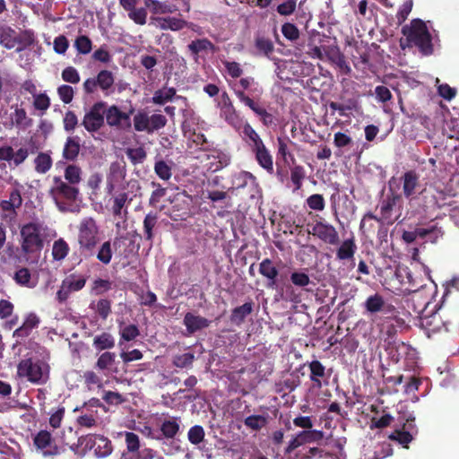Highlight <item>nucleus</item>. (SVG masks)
Here are the masks:
<instances>
[{
    "label": "nucleus",
    "mask_w": 459,
    "mask_h": 459,
    "mask_svg": "<svg viewBox=\"0 0 459 459\" xmlns=\"http://www.w3.org/2000/svg\"><path fill=\"white\" fill-rule=\"evenodd\" d=\"M56 231L40 221H30L21 227V248L25 255L39 253L44 242L54 238Z\"/></svg>",
    "instance_id": "obj_1"
},
{
    "label": "nucleus",
    "mask_w": 459,
    "mask_h": 459,
    "mask_svg": "<svg viewBox=\"0 0 459 459\" xmlns=\"http://www.w3.org/2000/svg\"><path fill=\"white\" fill-rule=\"evenodd\" d=\"M79 188L64 181L60 177H54L49 195L58 210L63 212L77 211L76 202L79 199Z\"/></svg>",
    "instance_id": "obj_2"
},
{
    "label": "nucleus",
    "mask_w": 459,
    "mask_h": 459,
    "mask_svg": "<svg viewBox=\"0 0 459 459\" xmlns=\"http://www.w3.org/2000/svg\"><path fill=\"white\" fill-rule=\"evenodd\" d=\"M102 239V231L92 217L82 219L78 225L77 242L79 250L84 256L95 255L97 246Z\"/></svg>",
    "instance_id": "obj_3"
},
{
    "label": "nucleus",
    "mask_w": 459,
    "mask_h": 459,
    "mask_svg": "<svg viewBox=\"0 0 459 459\" xmlns=\"http://www.w3.org/2000/svg\"><path fill=\"white\" fill-rule=\"evenodd\" d=\"M230 86L238 100L248 108L257 102L264 93L263 87L252 76L230 82Z\"/></svg>",
    "instance_id": "obj_4"
},
{
    "label": "nucleus",
    "mask_w": 459,
    "mask_h": 459,
    "mask_svg": "<svg viewBox=\"0 0 459 459\" xmlns=\"http://www.w3.org/2000/svg\"><path fill=\"white\" fill-rule=\"evenodd\" d=\"M17 372L21 377H25L33 384L42 385L48 379L49 367L41 359L29 358L18 364Z\"/></svg>",
    "instance_id": "obj_5"
},
{
    "label": "nucleus",
    "mask_w": 459,
    "mask_h": 459,
    "mask_svg": "<svg viewBox=\"0 0 459 459\" xmlns=\"http://www.w3.org/2000/svg\"><path fill=\"white\" fill-rule=\"evenodd\" d=\"M403 31L408 40L417 46L423 54L432 53L431 36L426 23L421 20H413L411 26L404 27Z\"/></svg>",
    "instance_id": "obj_6"
},
{
    "label": "nucleus",
    "mask_w": 459,
    "mask_h": 459,
    "mask_svg": "<svg viewBox=\"0 0 459 459\" xmlns=\"http://www.w3.org/2000/svg\"><path fill=\"white\" fill-rule=\"evenodd\" d=\"M402 198L399 195H387L379 204L380 218L370 215L371 218L383 223L392 224L401 216Z\"/></svg>",
    "instance_id": "obj_7"
},
{
    "label": "nucleus",
    "mask_w": 459,
    "mask_h": 459,
    "mask_svg": "<svg viewBox=\"0 0 459 459\" xmlns=\"http://www.w3.org/2000/svg\"><path fill=\"white\" fill-rule=\"evenodd\" d=\"M217 108L220 109V117L228 125L236 130H239L243 125V119L236 110L227 92H222L218 100Z\"/></svg>",
    "instance_id": "obj_8"
},
{
    "label": "nucleus",
    "mask_w": 459,
    "mask_h": 459,
    "mask_svg": "<svg viewBox=\"0 0 459 459\" xmlns=\"http://www.w3.org/2000/svg\"><path fill=\"white\" fill-rule=\"evenodd\" d=\"M106 102L99 101L84 114L82 125L89 133L99 131L104 125Z\"/></svg>",
    "instance_id": "obj_9"
},
{
    "label": "nucleus",
    "mask_w": 459,
    "mask_h": 459,
    "mask_svg": "<svg viewBox=\"0 0 459 459\" xmlns=\"http://www.w3.org/2000/svg\"><path fill=\"white\" fill-rule=\"evenodd\" d=\"M86 284V278L83 275L72 273L67 275L61 282L56 292L57 300L62 303L67 300L72 293L81 290Z\"/></svg>",
    "instance_id": "obj_10"
},
{
    "label": "nucleus",
    "mask_w": 459,
    "mask_h": 459,
    "mask_svg": "<svg viewBox=\"0 0 459 459\" xmlns=\"http://www.w3.org/2000/svg\"><path fill=\"white\" fill-rule=\"evenodd\" d=\"M124 435L127 449V455H125L126 459H152L154 457L152 449H141L140 439L136 434L126 431Z\"/></svg>",
    "instance_id": "obj_11"
},
{
    "label": "nucleus",
    "mask_w": 459,
    "mask_h": 459,
    "mask_svg": "<svg viewBox=\"0 0 459 459\" xmlns=\"http://www.w3.org/2000/svg\"><path fill=\"white\" fill-rule=\"evenodd\" d=\"M33 444L44 456H54L60 454V448L49 431L39 430L33 437Z\"/></svg>",
    "instance_id": "obj_12"
},
{
    "label": "nucleus",
    "mask_w": 459,
    "mask_h": 459,
    "mask_svg": "<svg viewBox=\"0 0 459 459\" xmlns=\"http://www.w3.org/2000/svg\"><path fill=\"white\" fill-rule=\"evenodd\" d=\"M230 155L228 152L220 149H212L204 153V167L211 172H216L230 163Z\"/></svg>",
    "instance_id": "obj_13"
},
{
    "label": "nucleus",
    "mask_w": 459,
    "mask_h": 459,
    "mask_svg": "<svg viewBox=\"0 0 459 459\" xmlns=\"http://www.w3.org/2000/svg\"><path fill=\"white\" fill-rule=\"evenodd\" d=\"M29 149L26 146L16 149L10 145L0 147V160L6 161L11 168L22 165L29 157Z\"/></svg>",
    "instance_id": "obj_14"
},
{
    "label": "nucleus",
    "mask_w": 459,
    "mask_h": 459,
    "mask_svg": "<svg viewBox=\"0 0 459 459\" xmlns=\"http://www.w3.org/2000/svg\"><path fill=\"white\" fill-rule=\"evenodd\" d=\"M126 169L119 162H114L109 167V172L107 176V192L112 195L116 189L124 190L126 188Z\"/></svg>",
    "instance_id": "obj_15"
},
{
    "label": "nucleus",
    "mask_w": 459,
    "mask_h": 459,
    "mask_svg": "<svg viewBox=\"0 0 459 459\" xmlns=\"http://www.w3.org/2000/svg\"><path fill=\"white\" fill-rule=\"evenodd\" d=\"M326 40L327 37H325V35L319 32L314 33L309 38L307 43V56L313 59L325 61L326 56V51L330 47V45L325 44Z\"/></svg>",
    "instance_id": "obj_16"
},
{
    "label": "nucleus",
    "mask_w": 459,
    "mask_h": 459,
    "mask_svg": "<svg viewBox=\"0 0 459 459\" xmlns=\"http://www.w3.org/2000/svg\"><path fill=\"white\" fill-rule=\"evenodd\" d=\"M323 438V432L317 429L302 430L296 434L295 437L289 441L285 448V454H290L296 448L307 444L314 443Z\"/></svg>",
    "instance_id": "obj_17"
},
{
    "label": "nucleus",
    "mask_w": 459,
    "mask_h": 459,
    "mask_svg": "<svg viewBox=\"0 0 459 459\" xmlns=\"http://www.w3.org/2000/svg\"><path fill=\"white\" fill-rule=\"evenodd\" d=\"M104 117L109 126L117 129H125L131 125L129 114L121 111L116 105L110 107L106 106Z\"/></svg>",
    "instance_id": "obj_18"
},
{
    "label": "nucleus",
    "mask_w": 459,
    "mask_h": 459,
    "mask_svg": "<svg viewBox=\"0 0 459 459\" xmlns=\"http://www.w3.org/2000/svg\"><path fill=\"white\" fill-rule=\"evenodd\" d=\"M312 235L318 238L325 243L336 245L339 243V235L335 228L324 221L315 223L309 231Z\"/></svg>",
    "instance_id": "obj_19"
},
{
    "label": "nucleus",
    "mask_w": 459,
    "mask_h": 459,
    "mask_svg": "<svg viewBox=\"0 0 459 459\" xmlns=\"http://www.w3.org/2000/svg\"><path fill=\"white\" fill-rule=\"evenodd\" d=\"M393 454L391 445L386 442L364 446L361 459H384Z\"/></svg>",
    "instance_id": "obj_20"
},
{
    "label": "nucleus",
    "mask_w": 459,
    "mask_h": 459,
    "mask_svg": "<svg viewBox=\"0 0 459 459\" xmlns=\"http://www.w3.org/2000/svg\"><path fill=\"white\" fill-rule=\"evenodd\" d=\"M15 283L27 289H34L39 283V276L33 274L27 267H19L13 276Z\"/></svg>",
    "instance_id": "obj_21"
},
{
    "label": "nucleus",
    "mask_w": 459,
    "mask_h": 459,
    "mask_svg": "<svg viewBox=\"0 0 459 459\" xmlns=\"http://www.w3.org/2000/svg\"><path fill=\"white\" fill-rule=\"evenodd\" d=\"M211 321L201 316L187 312L184 316V325L188 334H193L197 331L207 328Z\"/></svg>",
    "instance_id": "obj_22"
},
{
    "label": "nucleus",
    "mask_w": 459,
    "mask_h": 459,
    "mask_svg": "<svg viewBox=\"0 0 459 459\" xmlns=\"http://www.w3.org/2000/svg\"><path fill=\"white\" fill-rule=\"evenodd\" d=\"M259 273L267 279L266 287L270 289H277L278 269L273 265L272 260L264 259L259 264Z\"/></svg>",
    "instance_id": "obj_23"
},
{
    "label": "nucleus",
    "mask_w": 459,
    "mask_h": 459,
    "mask_svg": "<svg viewBox=\"0 0 459 459\" xmlns=\"http://www.w3.org/2000/svg\"><path fill=\"white\" fill-rule=\"evenodd\" d=\"M91 448L94 451V455L99 458H104L109 455L113 447L110 440L100 435L93 436L91 437Z\"/></svg>",
    "instance_id": "obj_24"
},
{
    "label": "nucleus",
    "mask_w": 459,
    "mask_h": 459,
    "mask_svg": "<svg viewBox=\"0 0 459 459\" xmlns=\"http://www.w3.org/2000/svg\"><path fill=\"white\" fill-rule=\"evenodd\" d=\"M364 307L366 310L370 314H376L378 312H389L393 307L392 306L386 304L384 298L377 293L369 296L366 299Z\"/></svg>",
    "instance_id": "obj_25"
},
{
    "label": "nucleus",
    "mask_w": 459,
    "mask_h": 459,
    "mask_svg": "<svg viewBox=\"0 0 459 459\" xmlns=\"http://www.w3.org/2000/svg\"><path fill=\"white\" fill-rule=\"evenodd\" d=\"M306 1L307 0H278L275 10L281 16H290L299 8L302 15H305L302 6Z\"/></svg>",
    "instance_id": "obj_26"
},
{
    "label": "nucleus",
    "mask_w": 459,
    "mask_h": 459,
    "mask_svg": "<svg viewBox=\"0 0 459 459\" xmlns=\"http://www.w3.org/2000/svg\"><path fill=\"white\" fill-rule=\"evenodd\" d=\"M181 420L178 417H169L165 419L160 424L159 432L161 435V439L173 438L178 433L180 429Z\"/></svg>",
    "instance_id": "obj_27"
},
{
    "label": "nucleus",
    "mask_w": 459,
    "mask_h": 459,
    "mask_svg": "<svg viewBox=\"0 0 459 459\" xmlns=\"http://www.w3.org/2000/svg\"><path fill=\"white\" fill-rule=\"evenodd\" d=\"M408 423L406 425L408 430L402 431V430H395L394 433H392L389 436V438L392 440L397 441L399 444L403 445V446H407V445L412 440V432L415 429V425L412 423L414 421V417L410 416V418L407 420Z\"/></svg>",
    "instance_id": "obj_28"
},
{
    "label": "nucleus",
    "mask_w": 459,
    "mask_h": 459,
    "mask_svg": "<svg viewBox=\"0 0 459 459\" xmlns=\"http://www.w3.org/2000/svg\"><path fill=\"white\" fill-rule=\"evenodd\" d=\"M80 152V138L78 136H69L64 145L63 158L66 160L74 161Z\"/></svg>",
    "instance_id": "obj_29"
},
{
    "label": "nucleus",
    "mask_w": 459,
    "mask_h": 459,
    "mask_svg": "<svg viewBox=\"0 0 459 459\" xmlns=\"http://www.w3.org/2000/svg\"><path fill=\"white\" fill-rule=\"evenodd\" d=\"M243 126V138L248 143L252 151L261 148L264 144L263 140L255 130L250 126L249 123L246 122L242 125Z\"/></svg>",
    "instance_id": "obj_30"
},
{
    "label": "nucleus",
    "mask_w": 459,
    "mask_h": 459,
    "mask_svg": "<svg viewBox=\"0 0 459 459\" xmlns=\"http://www.w3.org/2000/svg\"><path fill=\"white\" fill-rule=\"evenodd\" d=\"M145 6L154 14H167L178 11L175 4L158 0H144Z\"/></svg>",
    "instance_id": "obj_31"
},
{
    "label": "nucleus",
    "mask_w": 459,
    "mask_h": 459,
    "mask_svg": "<svg viewBox=\"0 0 459 459\" xmlns=\"http://www.w3.org/2000/svg\"><path fill=\"white\" fill-rule=\"evenodd\" d=\"M310 380L313 382L314 386L321 388L322 379L325 377V368L318 360H313L309 363Z\"/></svg>",
    "instance_id": "obj_32"
},
{
    "label": "nucleus",
    "mask_w": 459,
    "mask_h": 459,
    "mask_svg": "<svg viewBox=\"0 0 459 459\" xmlns=\"http://www.w3.org/2000/svg\"><path fill=\"white\" fill-rule=\"evenodd\" d=\"M97 83L100 90L108 94L113 91L115 77L112 72L108 70H101L96 76Z\"/></svg>",
    "instance_id": "obj_33"
},
{
    "label": "nucleus",
    "mask_w": 459,
    "mask_h": 459,
    "mask_svg": "<svg viewBox=\"0 0 459 459\" xmlns=\"http://www.w3.org/2000/svg\"><path fill=\"white\" fill-rule=\"evenodd\" d=\"M255 154V159L258 162V164L264 168L268 172H273V157L270 154L269 151L265 147V145H263L261 148H257L253 151Z\"/></svg>",
    "instance_id": "obj_34"
},
{
    "label": "nucleus",
    "mask_w": 459,
    "mask_h": 459,
    "mask_svg": "<svg viewBox=\"0 0 459 459\" xmlns=\"http://www.w3.org/2000/svg\"><path fill=\"white\" fill-rule=\"evenodd\" d=\"M403 194L407 198L411 197L418 186L419 177L414 171H408L403 175Z\"/></svg>",
    "instance_id": "obj_35"
},
{
    "label": "nucleus",
    "mask_w": 459,
    "mask_h": 459,
    "mask_svg": "<svg viewBox=\"0 0 459 459\" xmlns=\"http://www.w3.org/2000/svg\"><path fill=\"white\" fill-rule=\"evenodd\" d=\"M70 247L68 243L62 238L54 241L52 246V257L54 261L61 262L68 255Z\"/></svg>",
    "instance_id": "obj_36"
},
{
    "label": "nucleus",
    "mask_w": 459,
    "mask_h": 459,
    "mask_svg": "<svg viewBox=\"0 0 459 459\" xmlns=\"http://www.w3.org/2000/svg\"><path fill=\"white\" fill-rule=\"evenodd\" d=\"M357 247L351 238L345 239L337 250L336 256L339 260L352 259Z\"/></svg>",
    "instance_id": "obj_37"
},
{
    "label": "nucleus",
    "mask_w": 459,
    "mask_h": 459,
    "mask_svg": "<svg viewBox=\"0 0 459 459\" xmlns=\"http://www.w3.org/2000/svg\"><path fill=\"white\" fill-rule=\"evenodd\" d=\"M0 44L7 49L15 48L18 44V39L15 37V32L9 27H2L0 29Z\"/></svg>",
    "instance_id": "obj_38"
},
{
    "label": "nucleus",
    "mask_w": 459,
    "mask_h": 459,
    "mask_svg": "<svg viewBox=\"0 0 459 459\" xmlns=\"http://www.w3.org/2000/svg\"><path fill=\"white\" fill-rule=\"evenodd\" d=\"M53 160L48 153L40 152L34 159L35 171L39 174H46L52 167Z\"/></svg>",
    "instance_id": "obj_39"
},
{
    "label": "nucleus",
    "mask_w": 459,
    "mask_h": 459,
    "mask_svg": "<svg viewBox=\"0 0 459 459\" xmlns=\"http://www.w3.org/2000/svg\"><path fill=\"white\" fill-rule=\"evenodd\" d=\"M64 177L66 183L76 186L82 181V169L77 165L70 164L65 169Z\"/></svg>",
    "instance_id": "obj_40"
},
{
    "label": "nucleus",
    "mask_w": 459,
    "mask_h": 459,
    "mask_svg": "<svg viewBox=\"0 0 459 459\" xmlns=\"http://www.w3.org/2000/svg\"><path fill=\"white\" fill-rule=\"evenodd\" d=\"M253 306L251 302H247L242 306L237 307L233 309L230 319L233 323L239 325L244 319L251 314Z\"/></svg>",
    "instance_id": "obj_41"
},
{
    "label": "nucleus",
    "mask_w": 459,
    "mask_h": 459,
    "mask_svg": "<svg viewBox=\"0 0 459 459\" xmlns=\"http://www.w3.org/2000/svg\"><path fill=\"white\" fill-rule=\"evenodd\" d=\"M205 432L202 426L195 425L191 427L187 432L188 441L198 448L204 441Z\"/></svg>",
    "instance_id": "obj_42"
},
{
    "label": "nucleus",
    "mask_w": 459,
    "mask_h": 459,
    "mask_svg": "<svg viewBox=\"0 0 459 459\" xmlns=\"http://www.w3.org/2000/svg\"><path fill=\"white\" fill-rule=\"evenodd\" d=\"M155 174L163 181H169L172 177V162L168 163L162 160L154 164Z\"/></svg>",
    "instance_id": "obj_43"
},
{
    "label": "nucleus",
    "mask_w": 459,
    "mask_h": 459,
    "mask_svg": "<svg viewBox=\"0 0 459 459\" xmlns=\"http://www.w3.org/2000/svg\"><path fill=\"white\" fill-rule=\"evenodd\" d=\"M119 334L121 340L119 345H122V341L130 342L139 336L140 331L135 325H126L119 326Z\"/></svg>",
    "instance_id": "obj_44"
},
{
    "label": "nucleus",
    "mask_w": 459,
    "mask_h": 459,
    "mask_svg": "<svg viewBox=\"0 0 459 459\" xmlns=\"http://www.w3.org/2000/svg\"><path fill=\"white\" fill-rule=\"evenodd\" d=\"M115 345V340L113 336L108 333H103L97 335L93 339V346L97 350L111 349Z\"/></svg>",
    "instance_id": "obj_45"
},
{
    "label": "nucleus",
    "mask_w": 459,
    "mask_h": 459,
    "mask_svg": "<svg viewBox=\"0 0 459 459\" xmlns=\"http://www.w3.org/2000/svg\"><path fill=\"white\" fill-rule=\"evenodd\" d=\"M267 423V417L264 415H250L244 420L247 428L256 431L265 427Z\"/></svg>",
    "instance_id": "obj_46"
},
{
    "label": "nucleus",
    "mask_w": 459,
    "mask_h": 459,
    "mask_svg": "<svg viewBox=\"0 0 459 459\" xmlns=\"http://www.w3.org/2000/svg\"><path fill=\"white\" fill-rule=\"evenodd\" d=\"M188 49L192 55L196 56L203 51L212 50L213 44L207 39H195L188 45Z\"/></svg>",
    "instance_id": "obj_47"
},
{
    "label": "nucleus",
    "mask_w": 459,
    "mask_h": 459,
    "mask_svg": "<svg viewBox=\"0 0 459 459\" xmlns=\"http://www.w3.org/2000/svg\"><path fill=\"white\" fill-rule=\"evenodd\" d=\"M176 94V91L173 88H163L158 90L154 92L152 97V101L155 104L163 105L168 101H170L174 95Z\"/></svg>",
    "instance_id": "obj_48"
},
{
    "label": "nucleus",
    "mask_w": 459,
    "mask_h": 459,
    "mask_svg": "<svg viewBox=\"0 0 459 459\" xmlns=\"http://www.w3.org/2000/svg\"><path fill=\"white\" fill-rule=\"evenodd\" d=\"M134 126L137 132H147L150 134L149 116L144 111H139L134 117Z\"/></svg>",
    "instance_id": "obj_49"
},
{
    "label": "nucleus",
    "mask_w": 459,
    "mask_h": 459,
    "mask_svg": "<svg viewBox=\"0 0 459 459\" xmlns=\"http://www.w3.org/2000/svg\"><path fill=\"white\" fill-rule=\"evenodd\" d=\"M441 323V318L437 313H432L430 316L426 315L420 316V325L426 329L436 332L439 330V324Z\"/></svg>",
    "instance_id": "obj_50"
},
{
    "label": "nucleus",
    "mask_w": 459,
    "mask_h": 459,
    "mask_svg": "<svg viewBox=\"0 0 459 459\" xmlns=\"http://www.w3.org/2000/svg\"><path fill=\"white\" fill-rule=\"evenodd\" d=\"M97 259L101 262L104 264H108L110 263L113 255L112 248H111V242L105 241L101 244L100 247L98 252L96 253Z\"/></svg>",
    "instance_id": "obj_51"
},
{
    "label": "nucleus",
    "mask_w": 459,
    "mask_h": 459,
    "mask_svg": "<svg viewBox=\"0 0 459 459\" xmlns=\"http://www.w3.org/2000/svg\"><path fill=\"white\" fill-rule=\"evenodd\" d=\"M76 51L81 55L90 54L92 49V42L89 37L81 35L76 38L74 44Z\"/></svg>",
    "instance_id": "obj_52"
},
{
    "label": "nucleus",
    "mask_w": 459,
    "mask_h": 459,
    "mask_svg": "<svg viewBox=\"0 0 459 459\" xmlns=\"http://www.w3.org/2000/svg\"><path fill=\"white\" fill-rule=\"evenodd\" d=\"M132 197H129L126 192L116 195L113 198L112 212L115 215H120L122 209L125 207L127 202L132 201Z\"/></svg>",
    "instance_id": "obj_53"
},
{
    "label": "nucleus",
    "mask_w": 459,
    "mask_h": 459,
    "mask_svg": "<svg viewBox=\"0 0 459 459\" xmlns=\"http://www.w3.org/2000/svg\"><path fill=\"white\" fill-rule=\"evenodd\" d=\"M222 65H224L225 72L228 76L231 77L232 79H240L244 71L239 63L225 60L222 61Z\"/></svg>",
    "instance_id": "obj_54"
},
{
    "label": "nucleus",
    "mask_w": 459,
    "mask_h": 459,
    "mask_svg": "<svg viewBox=\"0 0 459 459\" xmlns=\"http://www.w3.org/2000/svg\"><path fill=\"white\" fill-rule=\"evenodd\" d=\"M158 216L156 213L150 212L146 214L144 220H143V230L145 238L149 241L152 240L153 234L152 230L157 224Z\"/></svg>",
    "instance_id": "obj_55"
},
{
    "label": "nucleus",
    "mask_w": 459,
    "mask_h": 459,
    "mask_svg": "<svg viewBox=\"0 0 459 459\" xmlns=\"http://www.w3.org/2000/svg\"><path fill=\"white\" fill-rule=\"evenodd\" d=\"M12 119L16 126L26 128L30 125V119L27 117L25 109L16 108Z\"/></svg>",
    "instance_id": "obj_56"
},
{
    "label": "nucleus",
    "mask_w": 459,
    "mask_h": 459,
    "mask_svg": "<svg viewBox=\"0 0 459 459\" xmlns=\"http://www.w3.org/2000/svg\"><path fill=\"white\" fill-rule=\"evenodd\" d=\"M65 407L59 406L56 410L49 412L48 423L53 429H58L61 427V423L65 417Z\"/></svg>",
    "instance_id": "obj_57"
},
{
    "label": "nucleus",
    "mask_w": 459,
    "mask_h": 459,
    "mask_svg": "<svg viewBox=\"0 0 459 459\" xmlns=\"http://www.w3.org/2000/svg\"><path fill=\"white\" fill-rule=\"evenodd\" d=\"M249 108L260 117L262 123L265 126L271 125L273 123V116L267 110L259 104V102H255L253 106L249 107Z\"/></svg>",
    "instance_id": "obj_58"
},
{
    "label": "nucleus",
    "mask_w": 459,
    "mask_h": 459,
    "mask_svg": "<svg viewBox=\"0 0 459 459\" xmlns=\"http://www.w3.org/2000/svg\"><path fill=\"white\" fill-rule=\"evenodd\" d=\"M91 307L93 308L102 319H106L111 312V303L106 299H100L96 304L92 303Z\"/></svg>",
    "instance_id": "obj_59"
},
{
    "label": "nucleus",
    "mask_w": 459,
    "mask_h": 459,
    "mask_svg": "<svg viewBox=\"0 0 459 459\" xmlns=\"http://www.w3.org/2000/svg\"><path fill=\"white\" fill-rule=\"evenodd\" d=\"M281 30L284 38L290 41H295L299 38V29L291 22L282 24Z\"/></svg>",
    "instance_id": "obj_60"
},
{
    "label": "nucleus",
    "mask_w": 459,
    "mask_h": 459,
    "mask_svg": "<svg viewBox=\"0 0 459 459\" xmlns=\"http://www.w3.org/2000/svg\"><path fill=\"white\" fill-rule=\"evenodd\" d=\"M305 178V171L301 166H295L290 171V179L295 188L294 191L299 190L302 186V181Z\"/></svg>",
    "instance_id": "obj_61"
},
{
    "label": "nucleus",
    "mask_w": 459,
    "mask_h": 459,
    "mask_svg": "<svg viewBox=\"0 0 459 459\" xmlns=\"http://www.w3.org/2000/svg\"><path fill=\"white\" fill-rule=\"evenodd\" d=\"M126 155L133 164L142 163L146 158V152L142 147L128 149Z\"/></svg>",
    "instance_id": "obj_62"
},
{
    "label": "nucleus",
    "mask_w": 459,
    "mask_h": 459,
    "mask_svg": "<svg viewBox=\"0 0 459 459\" xmlns=\"http://www.w3.org/2000/svg\"><path fill=\"white\" fill-rule=\"evenodd\" d=\"M307 206L315 211L321 212L325 209V199L322 195L314 194L307 199Z\"/></svg>",
    "instance_id": "obj_63"
},
{
    "label": "nucleus",
    "mask_w": 459,
    "mask_h": 459,
    "mask_svg": "<svg viewBox=\"0 0 459 459\" xmlns=\"http://www.w3.org/2000/svg\"><path fill=\"white\" fill-rule=\"evenodd\" d=\"M255 47L261 53L267 56L273 51V42L264 37H259L255 39Z\"/></svg>",
    "instance_id": "obj_64"
}]
</instances>
